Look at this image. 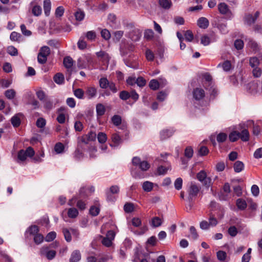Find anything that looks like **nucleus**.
<instances>
[{"mask_svg": "<svg viewBox=\"0 0 262 262\" xmlns=\"http://www.w3.org/2000/svg\"><path fill=\"white\" fill-rule=\"evenodd\" d=\"M134 210V204L130 203H126L124 205V210L126 213H130Z\"/></svg>", "mask_w": 262, "mask_h": 262, "instance_id": "38", "label": "nucleus"}, {"mask_svg": "<svg viewBox=\"0 0 262 262\" xmlns=\"http://www.w3.org/2000/svg\"><path fill=\"white\" fill-rule=\"evenodd\" d=\"M131 175L136 179H140L143 178V175L139 171L132 169L131 170Z\"/></svg>", "mask_w": 262, "mask_h": 262, "instance_id": "51", "label": "nucleus"}, {"mask_svg": "<svg viewBox=\"0 0 262 262\" xmlns=\"http://www.w3.org/2000/svg\"><path fill=\"white\" fill-rule=\"evenodd\" d=\"M124 34L123 31H116L114 33V39L117 41H119L122 38Z\"/></svg>", "mask_w": 262, "mask_h": 262, "instance_id": "62", "label": "nucleus"}, {"mask_svg": "<svg viewBox=\"0 0 262 262\" xmlns=\"http://www.w3.org/2000/svg\"><path fill=\"white\" fill-rule=\"evenodd\" d=\"M217 257L220 261H224L226 259L227 254L225 251H219L217 252Z\"/></svg>", "mask_w": 262, "mask_h": 262, "instance_id": "58", "label": "nucleus"}, {"mask_svg": "<svg viewBox=\"0 0 262 262\" xmlns=\"http://www.w3.org/2000/svg\"><path fill=\"white\" fill-rule=\"evenodd\" d=\"M74 95L79 99H83L84 95V92L81 89H77L74 91Z\"/></svg>", "mask_w": 262, "mask_h": 262, "instance_id": "59", "label": "nucleus"}, {"mask_svg": "<svg viewBox=\"0 0 262 262\" xmlns=\"http://www.w3.org/2000/svg\"><path fill=\"white\" fill-rule=\"evenodd\" d=\"M89 211L92 215L97 216L100 212V209L98 206H93L90 208Z\"/></svg>", "mask_w": 262, "mask_h": 262, "instance_id": "48", "label": "nucleus"}, {"mask_svg": "<svg viewBox=\"0 0 262 262\" xmlns=\"http://www.w3.org/2000/svg\"><path fill=\"white\" fill-rule=\"evenodd\" d=\"M246 89L250 93L255 94L259 92L258 84L255 81L251 82L246 86Z\"/></svg>", "mask_w": 262, "mask_h": 262, "instance_id": "9", "label": "nucleus"}, {"mask_svg": "<svg viewBox=\"0 0 262 262\" xmlns=\"http://www.w3.org/2000/svg\"><path fill=\"white\" fill-rule=\"evenodd\" d=\"M68 215L70 218H75L78 215V211L75 208H71L68 210Z\"/></svg>", "mask_w": 262, "mask_h": 262, "instance_id": "33", "label": "nucleus"}, {"mask_svg": "<svg viewBox=\"0 0 262 262\" xmlns=\"http://www.w3.org/2000/svg\"><path fill=\"white\" fill-rule=\"evenodd\" d=\"M197 179L206 187H209L211 183V179L207 177L206 173L201 170L197 174Z\"/></svg>", "mask_w": 262, "mask_h": 262, "instance_id": "7", "label": "nucleus"}, {"mask_svg": "<svg viewBox=\"0 0 262 262\" xmlns=\"http://www.w3.org/2000/svg\"><path fill=\"white\" fill-rule=\"evenodd\" d=\"M101 37L105 40H108L111 38V33L106 29H104L101 31Z\"/></svg>", "mask_w": 262, "mask_h": 262, "instance_id": "45", "label": "nucleus"}, {"mask_svg": "<svg viewBox=\"0 0 262 262\" xmlns=\"http://www.w3.org/2000/svg\"><path fill=\"white\" fill-rule=\"evenodd\" d=\"M21 38V35L16 32H12L10 34V38L12 41H18Z\"/></svg>", "mask_w": 262, "mask_h": 262, "instance_id": "46", "label": "nucleus"}, {"mask_svg": "<svg viewBox=\"0 0 262 262\" xmlns=\"http://www.w3.org/2000/svg\"><path fill=\"white\" fill-rule=\"evenodd\" d=\"M7 53L11 56H16L18 55V51L16 48L13 46H9L7 49Z\"/></svg>", "mask_w": 262, "mask_h": 262, "instance_id": "41", "label": "nucleus"}, {"mask_svg": "<svg viewBox=\"0 0 262 262\" xmlns=\"http://www.w3.org/2000/svg\"><path fill=\"white\" fill-rule=\"evenodd\" d=\"M208 20L204 17L200 18L197 21L198 26L202 29H206L209 26Z\"/></svg>", "mask_w": 262, "mask_h": 262, "instance_id": "17", "label": "nucleus"}, {"mask_svg": "<svg viewBox=\"0 0 262 262\" xmlns=\"http://www.w3.org/2000/svg\"><path fill=\"white\" fill-rule=\"evenodd\" d=\"M62 232L64 236V238L67 242H70L72 240V237L70 231L67 228H63Z\"/></svg>", "mask_w": 262, "mask_h": 262, "instance_id": "47", "label": "nucleus"}, {"mask_svg": "<svg viewBox=\"0 0 262 262\" xmlns=\"http://www.w3.org/2000/svg\"><path fill=\"white\" fill-rule=\"evenodd\" d=\"M120 190L119 187L117 185L112 186L106 191L107 200L111 202H114L116 200L115 194L119 193Z\"/></svg>", "mask_w": 262, "mask_h": 262, "instance_id": "4", "label": "nucleus"}, {"mask_svg": "<svg viewBox=\"0 0 262 262\" xmlns=\"http://www.w3.org/2000/svg\"><path fill=\"white\" fill-rule=\"evenodd\" d=\"M43 240V236L40 234H36L34 237V241L36 244H39L42 242Z\"/></svg>", "mask_w": 262, "mask_h": 262, "instance_id": "64", "label": "nucleus"}, {"mask_svg": "<svg viewBox=\"0 0 262 262\" xmlns=\"http://www.w3.org/2000/svg\"><path fill=\"white\" fill-rule=\"evenodd\" d=\"M216 40V38L214 33L210 34V37L207 35H203L201 37V43L205 46H208L211 42V40Z\"/></svg>", "mask_w": 262, "mask_h": 262, "instance_id": "10", "label": "nucleus"}, {"mask_svg": "<svg viewBox=\"0 0 262 262\" xmlns=\"http://www.w3.org/2000/svg\"><path fill=\"white\" fill-rule=\"evenodd\" d=\"M200 188L194 184L191 183L188 190L189 209L191 210L192 207V201L200 191Z\"/></svg>", "mask_w": 262, "mask_h": 262, "instance_id": "2", "label": "nucleus"}, {"mask_svg": "<svg viewBox=\"0 0 262 262\" xmlns=\"http://www.w3.org/2000/svg\"><path fill=\"white\" fill-rule=\"evenodd\" d=\"M40 253L41 255H45L48 259L51 260L55 257L56 252L54 250H49L48 247H43L40 250Z\"/></svg>", "mask_w": 262, "mask_h": 262, "instance_id": "8", "label": "nucleus"}, {"mask_svg": "<svg viewBox=\"0 0 262 262\" xmlns=\"http://www.w3.org/2000/svg\"><path fill=\"white\" fill-rule=\"evenodd\" d=\"M217 67H222L225 72H229L231 69V63L230 61L226 60L217 65Z\"/></svg>", "mask_w": 262, "mask_h": 262, "instance_id": "20", "label": "nucleus"}, {"mask_svg": "<svg viewBox=\"0 0 262 262\" xmlns=\"http://www.w3.org/2000/svg\"><path fill=\"white\" fill-rule=\"evenodd\" d=\"M97 91L94 88H89L86 91V95L88 96L89 98L91 99L94 97L96 95Z\"/></svg>", "mask_w": 262, "mask_h": 262, "instance_id": "32", "label": "nucleus"}, {"mask_svg": "<svg viewBox=\"0 0 262 262\" xmlns=\"http://www.w3.org/2000/svg\"><path fill=\"white\" fill-rule=\"evenodd\" d=\"M162 220L159 217H154L151 220V225L154 227H158L161 225Z\"/></svg>", "mask_w": 262, "mask_h": 262, "instance_id": "40", "label": "nucleus"}, {"mask_svg": "<svg viewBox=\"0 0 262 262\" xmlns=\"http://www.w3.org/2000/svg\"><path fill=\"white\" fill-rule=\"evenodd\" d=\"M32 12L35 16H39L42 13V9L40 6L35 5L32 8Z\"/></svg>", "mask_w": 262, "mask_h": 262, "instance_id": "35", "label": "nucleus"}, {"mask_svg": "<svg viewBox=\"0 0 262 262\" xmlns=\"http://www.w3.org/2000/svg\"><path fill=\"white\" fill-rule=\"evenodd\" d=\"M145 56L146 59L149 61H153L155 58L154 53L150 50L148 49L146 50Z\"/></svg>", "mask_w": 262, "mask_h": 262, "instance_id": "43", "label": "nucleus"}, {"mask_svg": "<svg viewBox=\"0 0 262 262\" xmlns=\"http://www.w3.org/2000/svg\"><path fill=\"white\" fill-rule=\"evenodd\" d=\"M105 112V106L101 103H98L96 105V113L98 116H101Z\"/></svg>", "mask_w": 262, "mask_h": 262, "instance_id": "27", "label": "nucleus"}, {"mask_svg": "<svg viewBox=\"0 0 262 262\" xmlns=\"http://www.w3.org/2000/svg\"><path fill=\"white\" fill-rule=\"evenodd\" d=\"M64 148V145H63V144L59 142L55 144V147H54V149H55V151L57 154H60L63 151Z\"/></svg>", "mask_w": 262, "mask_h": 262, "instance_id": "50", "label": "nucleus"}, {"mask_svg": "<svg viewBox=\"0 0 262 262\" xmlns=\"http://www.w3.org/2000/svg\"><path fill=\"white\" fill-rule=\"evenodd\" d=\"M142 188L146 192H150L153 189V183L149 181H145L142 184Z\"/></svg>", "mask_w": 262, "mask_h": 262, "instance_id": "26", "label": "nucleus"}, {"mask_svg": "<svg viewBox=\"0 0 262 262\" xmlns=\"http://www.w3.org/2000/svg\"><path fill=\"white\" fill-rule=\"evenodd\" d=\"M193 154V150L191 147H187L185 150V156L189 159L191 158Z\"/></svg>", "mask_w": 262, "mask_h": 262, "instance_id": "63", "label": "nucleus"}, {"mask_svg": "<svg viewBox=\"0 0 262 262\" xmlns=\"http://www.w3.org/2000/svg\"><path fill=\"white\" fill-rule=\"evenodd\" d=\"M132 163L134 165L139 166L142 171H147L150 167V164L147 161H141L140 158L138 157L133 158Z\"/></svg>", "mask_w": 262, "mask_h": 262, "instance_id": "6", "label": "nucleus"}, {"mask_svg": "<svg viewBox=\"0 0 262 262\" xmlns=\"http://www.w3.org/2000/svg\"><path fill=\"white\" fill-rule=\"evenodd\" d=\"M218 8L220 12L223 14H226L229 10L228 6L224 3L220 4Z\"/></svg>", "mask_w": 262, "mask_h": 262, "instance_id": "30", "label": "nucleus"}, {"mask_svg": "<svg viewBox=\"0 0 262 262\" xmlns=\"http://www.w3.org/2000/svg\"><path fill=\"white\" fill-rule=\"evenodd\" d=\"M97 56L104 63H107L110 60L109 55L104 51H99L96 53Z\"/></svg>", "mask_w": 262, "mask_h": 262, "instance_id": "14", "label": "nucleus"}, {"mask_svg": "<svg viewBox=\"0 0 262 262\" xmlns=\"http://www.w3.org/2000/svg\"><path fill=\"white\" fill-rule=\"evenodd\" d=\"M154 32L151 29H147L144 32V37L148 39H151L154 37Z\"/></svg>", "mask_w": 262, "mask_h": 262, "instance_id": "60", "label": "nucleus"}, {"mask_svg": "<svg viewBox=\"0 0 262 262\" xmlns=\"http://www.w3.org/2000/svg\"><path fill=\"white\" fill-rule=\"evenodd\" d=\"M205 91L203 89L196 88L193 90V97L196 100L202 99L205 97Z\"/></svg>", "mask_w": 262, "mask_h": 262, "instance_id": "11", "label": "nucleus"}, {"mask_svg": "<svg viewBox=\"0 0 262 262\" xmlns=\"http://www.w3.org/2000/svg\"><path fill=\"white\" fill-rule=\"evenodd\" d=\"M239 136L238 132L232 131L229 135V139L231 142H235L239 139Z\"/></svg>", "mask_w": 262, "mask_h": 262, "instance_id": "29", "label": "nucleus"}, {"mask_svg": "<svg viewBox=\"0 0 262 262\" xmlns=\"http://www.w3.org/2000/svg\"><path fill=\"white\" fill-rule=\"evenodd\" d=\"M50 54V49L47 46H44L39 50L37 56V60L39 63L43 64L47 60V57Z\"/></svg>", "mask_w": 262, "mask_h": 262, "instance_id": "3", "label": "nucleus"}, {"mask_svg": "<svg viewBox=\"0 0 262 262\" xmlns=\"http://www.w3.org/2000/svg\"><path fill=\"white\" fill-rule=\"evenodd\" d=\"M55 82L58 84H62L64 81V76L62 74L58 73H57L53 78Z\"/></svg>", "mask_w": 262, "mask_h": 262, "instance_id": "28", "label": "nucleus"}, {"mask_svg": "<svg viewBox=\"0 0 262 262\" xmlns=\"http://www.w3.org/2000/svg\"><path fill=\"white\" fill-rule=\"evenodd\" d=\"M111 140L114 143V146L118 145L122 141L120 136L117 133H114L112 134Z\"/></svg>", "mask_w": 262, "mask_h": 262, "instance_id": "25", "label": "nucleus"}, {"mask_svg": "<svg viewBox=\"0 0 262 262\" xmlns=\"http://www.w3.org/2000/svg\"><path fill=\"white\" fill-rule=\"evenodd\" d=\"M185 39L186 41L191 42L193 39V34L190 30H187L184 33Z\"/></svg>", "mask_w": 262, "mask_h": 262, "instance_id": "42", "label": "nucleus"}, {"mask_svg": "<svg viewBox=\"0 0 262 262\" xmlns=\"http://www.w3.org/2000/svg\"><path fill=\"white\" fill-rule=\"evenodd\" d=\"M73 60L70 56H67L63 59L64 66L69 71L73 66Z\"/></svg>", "mask_w": 262, "mask_h": 262, "instance_id": "18", "label": "nucleus"}, {"mask_svg": "<svg viewBox=\"0 0 262 262\" xmlns=\"http://www.w3.org/2000/svg\"><path fill=\"white\" fill-rule=\"evenodd\" d=\"M95 191V188L93 186L89 188L82 187L80 190V194L82 196L88 195L89 193H93Z\"/></svg>", "mask_w": 262, "mask_h": 262, "instance_id": "19", "label": "nucleus"}, {"mask_svg": "<svg viewBox=\"0 0 262 262\" xmlns=\"http://www.w3.org/2000/svg\"><path fill=\"white\" fill-rule=\"evenodd\" d=\"M16 95V92L13 89H9L5 91V95L9 99H13Z\"/></svg>", "mask_w": 262, "mask_h": 262, "instance_id": "31", "label": "nucleus"}, {"mask_svg": "<svg viewBox=\"0 0 262 262\" xmlns=\"http://www.w3.org/2000/svg\"><path fill=\"white\" fill-rule=\"evenodd\" d=\"M51 8V3L50 0H45L43 2V9L46 16H49Z\"/></svg>", "mask_w": 262, "mask_h": 262, "instance_id": "21", "label": "nucleus"}, {"mask_svg": "<svg viewBox=\"0 0 262 262\" xmlns=\"http://www.w3.org/2000/svg\"><path fill=\"white\" fill-rule=\"evenodd\" d=\"M86 37L88 40H94L96 37V33L94 31H88L86 33Z\"/></svg>", "mask_w": 262, "mask_h": 262, "instance_id": "54", "label": "nucleus"}, {"mask_svg": "<svg viewBox=\"0 0 262 262\" xmlns=\"http://www.w3.org/2000/svg\"><path fill=\"white\" fill-rule=\"evenodd\" d=\"M23 115L21 113H18L14 116L11 119V123L14 127H18L20 124L21 118Z\"/></svg>", "mask_w": 262, "mask_h": 262, "instance_id": "15", "label": "nucleus"}, {"mask_svg": "<svg viewBox=\"0 0 262 262\" xmlns=\"http://www.w3.org/2000/svg\"><path fill=\"white\" fill-rule=\"evenodd\" d=\"M149 86L151 89L156 90L159 88V82L156 79H152L149 82Z\"/></svg>", "mask_w": 262, "mask_h": 262, "instance_id": "44", "label": "nucleus"}, {"mask_svg": "<svg viewBox=\"0 0 262 262\" xmlns=\"http://www.w3.org/2000/svg\"><path fill=\"white\" fill-rule=\"evenodd\" d=\"M56 233L54 231L49 232L45 237V240L47 242H51L55 238Z\"/></svg>", "mask_w": 262, "mask_h": 262, "instance_id": "57", "label": "nucleus"}, {"mask_svg": "<svg viewBox=\"0 0 262 262\" xmlns=\"http://www.w3.org/2000/svg\"><path fill=\"white\" fill-rule=\"evenodd\" d=\"M97 139L100 143H104L107 140V136L105 133L100 132L97 135Z\"/></svg>", "mask_w": 262, "mask_h": 262, "instance_id": "34", "label": "nucleus"}, {"mask_svg": "<svg viewBox=\"0 0 262 262\" xmlns=\"http://www.w3.org/2000/svg\"><path fill=\"white\" fill-rule=\"evenodd\" d=\"M110 82L106 78H101L99 80V85L102 89L107 88Z\"/></svg>", "mask_w": 262, "mask_h": 262, "instance_id": "37", "label": "nucleus"}, {"mask_svg": "<svg viewBox=\"0 0 262 262\" xmlns=\"http://www.w3.org/2000/svg\"><path fill=\"white\" fill-rule=\"evenodd\" d=\"M227 138V135L225 133H220L217 135L216 140L218 142H223L226 141Z\"/></svg>", "mask_w": 262, "mask_h": 262, "instance_id": "56", "label": "nucleus"}, {"mask_svg": "<svg viewBox=\"0 0 262 262\" xmlns=\"http://www.w3.org/2000/svg\"><path fill=\"white\" fill-rule=\"evenodd\" d=\"M64 12V9L63 7L62 6H59L58 7L55 12V14L56 17H60L62 16L63 15Z\"/></svg>", "mask_w": 262, "mask_h": 262, "instance_id": "55", "label": "nucleus"}, {"mask_svg": "<svg viewBox=\"0 0 262 262\" xmlns=\"http://www.w3.org/2000/svg\"><path fill=\"white\" fill-rule=\"evenodd\" d=\"M81 253L79 250H76L71 254L69 259L70 262H78L81 259Z\"/></svg>", "mask_w": 262, "mask_h": 262, "instance_id": "16", "label": "nucleus"}, {"mask_svg": "<svg viewBox=\"0 0 262 262\" xmlns=\"http://www.w3.org/2000/svg\"><path fill=\"white\" fill-rule=\"evenodd\" d=\"M43 106L47 110H50L53 108V103L49 99H46L43 101Z\"/></svg>", "mask_w": 262, "mask_h": 262, "instance_id": "61", "label": "nucleus"}, {"mask_svg": "<svg viewBox=\"0 0 262 262\" xmlns=\"http://www.w3.org/2000/svg\"><path fill=\"white\" fill-rule=\"evenodd\" d=\"M141 36V33L137 29H134L128 34V37L134 41H138Z\"/></svg>", "mask_w": 262, "mask_h": 262, "instance_id": "12", "label": "nucleus"}, {"mask_svg": "<svg viewBox=\"0 0 262 262\" xmlns=\"http://www.w3.org/2000/svg\"><path fill=\"white\" fill-rule=\"evenodd\" d=\"M159 4L164 9H169L172 5L170 0H159Z\"/></svg>", "mask_w": 262, "mask_h": 262, "instance_id": "23", "label": "nucleus"}, {"mask_svg": "<svg viewBox=\"0 0 262 262\" xmlns=\"http://www.w3.org/2000/svg\"><path fill=\"white\" fill-rule=\"evenodd\" d=\"M250 66L252 68H257L259 66V61L257 57H251L249 60Z\"/></svg>", "mask_w": 262, "mask_h": 262, "instance_id": "36", "label": "nucleus"}, {"mask_svg": "<svg viewBox=\"0 0 262 262\" xmlns=\"http://www.w3.org/2000/svg\"><path fill=\"white\" fill-rule=\"evenodd\" d=\"M228 233L232 237H234L238 233L237 229L234 226H231L228 230Z\"/></svg>", "mask_w": 262, "mask_h": 262, "instance_id": "53", "label": "nucleus"}, {"mask_svg": "<svg viewBox=\"0 0 262 262\" xmlns=\"http://www.w3.org/2000/svg\"><path fill=\"white\" fill-rule=\"evenodd\" d=\"M250 124H253V121L249 120L247 122L241 123L238 125L237 129L241 130V132H239V137L243 142H247L249 140L250 134L248 127Z\"/></svg>", "mask_w": 262, "mask_h": 262, "instance_id": "1", "label": "nucleus"}, {"mask_svg": "<svg viewBox=\"0 0 262 262\" xmlns=\"http://www.w3.org/2000/svg\"><path fill=\"white\" fill-rule=\"evenodd\" d=\"M46 124V120L43 118H38L36 122V126L39 128H43Z\"/></svg>", "mask_w": 262, "mask_h": 262, "instance_id": "49", "label": "nucleus"}, {"mask_svg": "<svg viewBox=\"0 0 262 262\" xmlns=\"http://www.w3.org/2000/svg\"><path fill=\"white\" fill-rule=\"evenodd\" d=\"M237 207L242 210L245 209L247 206L246 202L242 199H238L236 202Z\"/></svg>", "mask_w": 262, "mask_h": 262, "instance_id": "24", "label": "nucleus"}, {"mask_svg": "<svg viewBox=\"0 0 262 262\" xmlns=\"http://www.w3.org/2000/svg\"><path fill=\"white\" fill-rule=\"evenodd\" d=\"M85 14L83 11L79 10L75 13V17L77 20L81 21L84 19Z\"/></svg>", "mask_w": 262, "mask_h": 262, "instance_id": "39", "label": "nucleus"}, {"mask_svg": "<svg viewBox=\"0 0 262 262\" xmlns=\"http://www.w3.org/2000/svg\"><path fill=\"white\" fill-rule=\"evenodd\" d=\"M174 130L172 128L165 129L162 130L160 133V138L161 140H165L171 137Z\"/></svg>", "mask_w": 262, "mask_h": 262, "instance_id": "13", "label": "nucleus"}, {"mask_svg": "<svg viewBox=\"0 0 262 262\" xmlns=\"http://www.w3.org/2000/svg\"><path fill=\"white\" fill-rule=\"evenodd\" d=\"M190 233V237L193 239H196L198 238L199 235L198 234L196 229L193 226H191L189 229Z\"/></svg>", "mask_w": 262, "mask_h": 262, "instance_id": "52", "label": "nucleus"}, {"mask_svg": "<svg viewBox=\"0 0 262 262\" xmlns=\"http://www.w3.org/2000/svg\"><path fill=\"white\" fill-rule=\"evenodd\" d=\"M233 168L235 172H240L244 169V164L242 162L237 161L234 164Z\"/></svg>", "mask_w": 262, "mask_h": 262, "instance_id": "22", "label": "nucleus"}, {"mask_svg": "<svg viewBox=\"0 0 262 262\" xmlns=\"http://www.w3.org/2000/svg\"><path fill=\"white\" fill-rule=\"evenodd\" d=\"M35 154V151L32 147H29L26 150H20L18 152V159L21 161H24L27 159V157H33Z\"/></svg>", "mask_w": 262, "mask_h": 262, "instance_id": "5", "label": "nucleus"}]
</instances>
